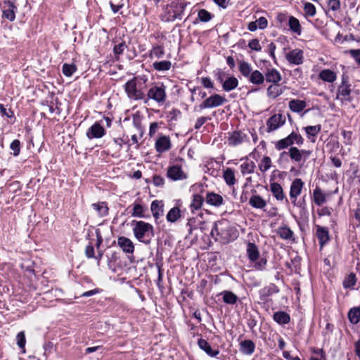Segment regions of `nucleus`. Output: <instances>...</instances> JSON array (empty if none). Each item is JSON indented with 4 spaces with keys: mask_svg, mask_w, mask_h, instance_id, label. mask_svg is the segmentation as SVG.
Returning a JSON list of instances; mask_svg holds the SVG:
<instances>
[{
    "mask_svg": "<svg viewBox=\"0 0 360 360\" xmlns=\"http://www.w3.org/2000/svg\"><path fill=\"white\" fill-rule=\"evenodd\" d=\"M219 295L222 297V300L225 303L229 304H236L238 300V297L236 294L229 290L222 291Z\"/></svg>",
    "mask_w": 360,
    "mask_h": 360,
    "instance_id": "obj_34",
    "label": "nucleus"
},
{
    "mask_svg": "<svg viewBox=\"0 0 360 360\" xmlns=\"http://www.w3.org/2000/svg\"><path fill=\"white\" fill-rule=\"evenodd\" d=\"M117 245L125 253L132 254L134 251L133 242L127 237L120 236L117 238Z\"/></svg>",
    "mask_w": 360,
    "mask_h": 360,
    "instance_id": "obj_16",
    "label": "nucleus"
},
{
    "mask_svg": "<svg viewBox=\"0 0 360 360\" xmlns=\"http://www.w3.org/2000/svg\"><path fill=\"white\" fill-rule=\"evenodd\" d=\"M346 53H349L360 65V49H349Z\"/></svg>",
    "mask_w": 360,
    "mask_h": 360,
    "instance_id": "obj_59",
    "label": "nucleus"
},
{
    "mask_svg": "<svg viewBox=\"0 0 360 360\" xmlns=\"http://www.w3.org/2000/svg\"><path fill=\"white\" fill-rule=\"evenodd\" d=\"M303 8L306 15L313 17L316 15V9L313 4L306 2L304 4Z\"/></svg>",
    "mask_w": 360,
    "mask_h": 360,
    "instance_id": "obj_49",
    "label": "nucleus"
},
{
    "mask_svg": "<svg viewBox=\"0 0 360 360\" xmlns=\"http://www.w3.org/2000/svg\"><path fill=\"white\" fill-rule=\"evenodd\" d=\"M271 167V159L269 156H264L260 164L259 165V169L262 172H266L269 170Z\"/></svg>",
    "mask_w": 360,
    "mask_h": 360,
    "instance_id": "obj_47",
    "label": "nucleus"
},
{
    "mask_svg": "<svg viewBox=\"0 0 360 360\" xmlns=\"http://www.w3.org/2000/svg\"><path fill=\"white\" fill-rule=\"evenodd\" d=\"M255 163L245 158V161L240 166V172L243 176L252 174L255 172Z\"/></svg>",
    "mask_w": 360,
    "mask_h": 360,
    "instance_id": "obj_30",
    "label": "nucleus"
},
{
    "mask_svg": "<svg viewBox=\"0 0 360 360\" xmlns=\"http://www.w3.org/2000/svg\"><path fill=\"white\" fill-rule=\"evenodd\" d=\"M17 339V344L18 347L23 349V352H25V335L24 331H21L18 333L16 336Z\"/></svg>",
    "mask_w": 360,
    "mask_h": 360,
    "instance_id": "obj_55",
    "label": "nucleus"
},
{
    "mask_svg": "<svg viewBox=\"0 0 360 360\" xmlns=\"http://www.w3.org/2000/svg\"><path fill=\"white\" fill-rule=\"evenodd\" d=\"M124 90L127 96L133 100H141L144 98V94L141 89H138L136 78L127 81L124 84Z\"/></svg>",
    "mask_w": 360,
    "mask_h": 360,
    "instance_id": "obj_8",
    "label": "nucleus"
},
{
    "mask_svg": "<svg viewBox=\"0 0 360 360\" xmlns=\"http://www.w3.org/2000/svg\"><path fill=\"white\" fill-rule=\"evenodd\" d=\"M283 93L281 88H279V85L278 84H272L270 85L267 89V95L269 97L272 98H276L278 96H280Z\"/></svg>",
    "mask_w": 360,
    "mask_h": 360,
    "instance_id": "obj_46",
    "label": "nucleus"
},
{
    "mask_svg": "<svg viewBox=\"0 0 360 360\" xmlns=\"http://www.w3.org/2000/svg\"><path fill=\"white\" fill-rule=\"evenodd\" d=\"M201 84L206 89H213L214 84L209 77H202Z\"/></svg>",
    "mask_w": 360,
    "mask_h": 360,
    "instance_id": "obj_64",
    "label": "nucleus"
},
{
    "mask_svg": "<svg viewBox=\"0 0 360 360\" xmlns=\"http://www.w3.org/2000/svg\"><path fill=\"white\" fill-rule=\"evenodd\" d=\"M316 237L321 248H323L329 240V232L327 228L318 225L316 226Z\"/></svg>",
    "mask_w": 360,
    "mask_h": 360,
    "instance_id": "obj_20",
    "label": "nucleus"
},
{
    "mask_svg": "<svg viewBox=\"0 0 360 360\" xmlns=\"http://www.w3.org/2000/svg\"><path fill=\"white\" fill-rule=\"evenodd\" d=\"M166 98V86L163 84L155 85L149 89L147 98L144 99V103H147L149 99H152L158 104H163Z\"/></svg>",
    "mask_w": 360,
    "mask_h": 360,
    "instance_id": "obj_6",
    "label": "nucleus"
},
{
    "mask_svg": "<svg viewBox=\"0 0 360 360\" xmlns=\"http://www.w3.org/2000/svg\"><path fill=\"white\" fill-rule=\"evenodd\" d=\"M198 18L201 22H207L210 21L213 15L205 9H200L198 11Z\"/></svg>",
    "mask_w": 360,
    "mask_h": 360,
    "instance_id": "obj_51",
    "label": "nucleus"
},
{
    "mask_svg": "<svg viewBox=\"0 0 360 360\" xmlns=\"http://www.w3.org/2000/svg\"><path fill=\"white\" fill-rule=\"evenodd\" d=\"M77 70V67L75 63H64L62 66V72L65 77H71Z\"/></svg>",
    "mask_w": 360,
    "mask_h": 360,
    "instance_id": "obj_44",
    "label": "nucleus"
},
{
    "mask_svg": "<svg viewBox=\"0 0 360 360\" xmlns=\"http://www.w3.org/2000/svg\"><path fill=\"white\" fill-rule=\"evenodd\" d=\"M91 206L93 209L97 212L99 217H103L108 214L109 209L106 202L93 203Z\"/></svg>",
    "mask_w": 360,
    "mask_h": 360,
    "instance_id": "obj_33",
    "label": "nucleus"
},
{
    "mask_svg": "<svg viewBox=\"0 0 360 360\" xmlns=\"http://www.w3.org/2000/svg\"><path fill=\"white\" fill-rule=\"evenodd\" d=\"M164 203L162 200H153L150 205V210L153 217L157 221L164 214Z\"/></svg>",
    "mask_w": 360,
    "mask_h": 360,
    "instance_id": "obj_19",
    "label": "nucleus"
},
{
    "mask_svg": "<svg viewBox=\"0 0 360 360\" xmlns=\"http://www.w3.org/2000/svg\"><path fill=\"white\" fill-rule=\"evenodd\" d=\"M246 252L249 260L254 264L253 267L256 270L262 271L265 269L267 259L266 257H260L259 249L255 243H248Z\"/></svg>",
    "mask_w": 360,
    "mask_h": 360,
    "instance_id": "obj_3",
    "label": "nucleus"
},
{
    "mask_svg": "<svg viewBox=\"0 0 360 360\" xmlns=\"http://www.w3.org/2000/svg\"><path fill=\"white\" fill-rule=\"evenodd\" d=\"M328 6L330 11H337L340 9V0H328Z\"/></svg>",
    "mask_w": 360,
    "mask_h": 360,
    "instance_id": "obj_57",
    "label": "nucleus"
},
{
    "mask_svg": "<svg viewBox=\"0 0 360 360\" xmlns=\"http://www.w3.org/2000/svg\"><path fill=\"white\" fill-rule=\"evenodd\" d=\"M313 200L314 203L321 206L326 202V199L325 195L322 193L320 188L316 187L313 191Z\"/></svg>",
    "mask_w": 360,
    "mask_h": 360,
    "instance_id": "obj_40",
    "label": "nucleus"
},
{
    "mask_svg": "<svg viewBox=\"0 0 360 360\" xmlns=\"http://www.w3.org/2000/svg\"><path fill=\"white\" fill-rule=\"evenodd\" d=\"M281 79V75L274 68L268 70L264 75V80L274 84H277Z\"/></svg>",
    "mask_w": 360,
    "mask_h": 360,
    "instance_id": "obj_22",
    "label": "nucleus"
},
{
    "mask_svg": "<svg viewBox=\"0 0 360 360\" xmlns=\"http://www.w3.org/2000/svg\"><path fill=\"white\" fill-rule=\"evenodd\" d=\"M153 182L155 186L160 187L164 185L165 179L161 176L155 174L153 176Z\"/></svg>",
    "mask_w": 360,
    "mask_h": 360,
    "instance_id": "obj_62",
    "label": "nucleus"
},
{
    "mask_svg": "<svg viewBox=\"0 0 360 360\" xmlns=\"http://www.w3.org/2000/svg\"><path fill=\"white\" fill-rule=\"evenodd\" d=\"M190 4V2L186 0H172L168 12L167 21H174L175 20H181L186 7Z\"/></svg>",
    "mask_w": 360,
    "mask_h": 360,
    "instance_id": "obj_5",
    "label": "nucleus"
},
{
    "mask_svg": "<svg viewBox=\"0 0 360 360\" xmlns=\"http://www.w3.org/2000/svg\"><path fill=\"white\" fill-rule=\"evenodd\" d=\"M10 148L13 151V155L18 156L20 152V141L18 139L13 140L10 144Z\"/></svg>",
    "mask_w": 360,
    "mask_h": 360,
    "instance_id": "obj_54",
    "label": "nucleus"
},
{
    "mask_svg": "<svg viewBox=\"0 0 360 360\" xmlns=\"http://www.w3.org/2000/svg\"><path fill=\"white\" fill-rule=\"evenodd\" d=\"M105 134V130L101 126L100 122H96L91 127H90L86 135L89 139H101Z\"/></svg>",
    "mask_w": 360,
    "mask_h": 360,
    "instance_id": "obj_12",
    "label": "nucleus"
},
{
    "mask_svg": "<svg viewBox=\"0 0 360 360\" xmlns=\"http://www.w3.org/2000/svg\"><path fill=\"white\" fill-rule=\"evenodd\" d=\"M356 282V276L354 274H349L343 282V286L345 288H352Z\"/></svg>",
    "mask_w": 360,
    "mask_h": 360,
    "instance_id": "obj_50",
    "label": "nucleus"
},
{
    "mask_svg": "<svg viewBox=\"0 0 360 360\" xmlns=\"http://www.w3.org/2000/svg\"><path fill=\"white\" fill-rule=\"evenodd\" d=\"M248 47L252 50L259 51L262 49L259 41L257 39H251L248 43Z\"/></svg>",
    "mask_w": 360,
    "mask_h": 360,
    "instance_id": "obj_58",
    "label": "nucleus"
},
{
    "mask_svg": "<svg viewBox=\"0 0 360 360\" xmlns=\"http://www.w3.org/2000/svg\"><path fill=\"white\" fill-rule=\"evenodd\" d=\"M167 176L174 181L184 180L187 178V175L182 170L181 166L174 165L167 168Z\"/></svg>",
    "mask_w": 360,
    "mask_h": 360,
    "instance_id": "obj_11",
    "label": "nucleus"
},
{
    "mask_svg": "<svg viewBox=\"0 0 360 360\" xmlns=\"http://www.w3.org/2000/svg\"><path fill=\"white\" fill-rule=\"evenodd\" d=\"M198 345L210 356L214 357L217 356L219 353V351L218 349H212L210 344L207 342V341L204 339H199L198 340Z\"/></svg>",
    "mask_w": 360,
    "mask_h": 360,
    "instance_id": "obj_23",
    "label": "nucleus"
},
{
    "mask_svg": "<svg viewBox=\"0 0 360 360\" xmlns=\"http://www.w3.org/2000/svg\"><path fill=\"white\" fill-rule=\"evenodd\" d=\"M215 240L227 244L235 240L238 237L237 229L227 219H221L214 223L210 233Z\"/></svg>",
    "mask_w": 360,
    "mask_h": 360,
    "instance_id": "obj_1",
    "label": "nucleus"
},
{
    "mask_svg": "<svg viewBox=\"0 0 360 360\" xmlns=\"http://www.w3.org/2000/svg\"><path fill=\"white\" fill-rule=\"evenodd\" d=\"M350 84H349L348 77L345 76H342L341 84L338 86V94L336 98L340 99L341 102L352 101L350 94H351V88Z\"/></svg>",
    "mask_w": 360,
    "mask_h": 360,
    "instance_id": "obj_9",
    "label": "nucleus"
},
{
    "mask_svg": "<svg viewBox=\"0 0 360 360\" xmlns=\"http://www.w3.org/2000/svg\"><path fill=\"white\" fill-rule=\"evenodd\" d=\"M249 82L253 84L259 85L264 82V75L259 70H254L248 78Z\"/></svg>",
    "mask_w": 360,
    "mask_h": 360,
    "instance_id": "obj_36",
    "label": "nucleus"
},
{
    "mask_svg": "<svg viewBox=\"0 0 360 360\" xmlns=\"http://www.w3.org/2000/svg\"><path fill=\"white\" fill-rule=\"evenodd\" d=\"M210 117H200L195 121L194 128L199 129L207 120H210Z\"/></svg>",
    "mask_w": 360,
    "mask_h": 360,
    "instance_id": "obj_61",
    "label": "nucleus"
},
{
    "mask_svg": "<svg viewBox=\"0 0 360 360\" xmlns=\"http://www.w3.org/2000/svg\"><path fill=\"white\" fill-rule=\"evenodd\" d=\"M289 154L288 151H283L280 153L279 157L277 160V164L282 169H286L287 165L289 163Z\"/></svg>",
    "mask_w": 360,
    "mask_h": 360,
    "instance_id": "obj_45",
    "label": "nucleus"
},
{
    "mask_svg": "<svg viewBox=\"0 0 360 360\" xmlns=\"http://www.w3.org/2000/svg\"><path fill=\"white\" fill-rule=\"evenodd\" d=\"M131 216L134 217H143V207L140 204H134Z\"/></svg>",
    "mask_w": 360,
    "mask_h": 360,
    "instance_id": "obj_53",
    "label": "nucleus"
},
{
    "mask_svg": "<svg viewBox=\"0 0 360 360\" xmlns=\"http://www.w3.org/2000/svg\"><path fill=\"white\" fill-rule=\"evenodd\" d=\"M238 70L241 75L246 78H248L252 72L251 65L244 60L238 62Z\"/></svg>",
    "mask_w": 360,
    "mask_h": 360,
    "instance_id": "obj_38",
    "label": "nucleus"
},
{
    "mask_svg": "<svg viewBox=\"0 0 360 360\" xmlns=\"http://www.w3.org/2000/svg\"><path fill=\"white\" fill-rule=\"evenodd\" d=\"M303 53L302 50L295 49L286 53L285 58L291 64L301 65L304 60Z\"/></svg>",
    "mask_w": 360,
    "mask_h": 360,
    "instance_id": "obj_14",
    "label": "nucleus"
},
{
    "mask_svg": "<svg viewBox=\"0 0 360 360\" xmlns=\"http://www.w3.org/2000/svg\"><path fill=\"white\" fill-rule=\"evenodd\" d=\"M224 179L229 186H233L236 183V177L234 171L231 168H226L223 174Z\"/></svg>",
    "mask_w": 360,
    "mask_h": 360,
    "instance_id": "obj_41",
    "label": "nucleus"
},
{
    "mask_svg": "<svg viewBox=\"0 0 360 360\" xmlns=\"http://www.w3.org/2000/svg\"><path fill=\"white\" fill-rule=\"evenodd\" d=\"M255 345L252 340H245L240 343V351L246 355H250L255 352Z\"/></svg>",
    "mask_w": 360,
    "mask_h": 360,
    "instance_id": "obj_27",
    "label": "nucleus"
},
{
    "mask_svg": "<svg viewBox=\"0 0 360 360\" xmlns=\"http://www.w3.org/2000/svg\"><path fill=\"white\" fill-rule=\"evenodd\" d=\"M226 99L224 96H222L217 94H214L206 98L205 100L198 106L194 107L195 111H200L206 108H213L218 106L222 105L226 102Z\"/></svg>",
    "mask_w": 360,
    "mask_h": 360,
    "instance_id": "obj_7",
    "label": "nucleus"
},
{
    "mask_svg": "<svg viewBox=\"0 0 360 360\" xmlns=\"http://www.w3.org/2000/svg\"><path fill=\"white\" fill-rule=\"evenodd\" d=\"M181 217V210L179 207H174L172 208L167 213L166 218L169 222L174 223Z\"/></svg>",
    "mask_w": 360,
    "mask_h": 360,
    "instance_id": "obj_43",
    "label": "nucleus"
},
{
    "mask_svg": "<svg viewBox=\"0 0 360 360\" xmlns=\"http://www.w3.org/2000/svg\"><path fill=\"white\" fill-rule=\"evenodd\" d=\"M249 204L254 208L263 209L266 205V202L259 195H253L249 200Z\"/></svg>",
    "mask_w": 360,
    "mask_h": 360,
    "instance_id": "obj_31",
    "label": "nucleus"
},
{
    "mask_svg": "<svg viewBox=\"0 0 360 360\" xmlns=\"http://www.w3.org/2000/svg\"><path fill=\"white\" fill-rule=\"evenodd\" d=\"M153 68L159 72L169 70L172 67V63L169 60L155 61L153 63Z\"/></svg>",
    "mask_w": 360,
    "mask_h": 360,
    "instance_id": "obj_42",
    "label": "nucleus"
},
{
    "mask_svg": "<svg viewBox=\"0 0 360 360\" xmlns=\"http://www.w3.org/2000/svg\"><path fill=\"white\" fill-rule=\"evenodd\" d=\"M131 226L134 235L139 242L146 245L151 243L152 238L154 237V229L150 224L143 221L133 220Z\"/></svg>",
    "mask_w": 360,
    "mask_h": 360,
    "instance_id": "obj_2",
    "label": "nucleus"
},
{
    "mask_svg": "<svg viewBox=\"0 0 360 360\" xmlns=\"http://www.w3.org/2000/svg\"><path fill=\"white\" fill-rule=\"evenodd\" d=\"M289 108L294 112H301L307 106L305 101L292 99L288 104Z\"/></svg>",
    "mask_w": 360,
    "mask_h": 360,
    "instance_id": "obj_24",
    "label": "nucleus"
},
{
    "mask_svg": "<svg viewBox=\"0 0 360 360\" xmlns=\"http://www.w3.org/2000/svg\"><path fill=\"white\" fill-rule=\"evenodd\" d=\"M228 134V144L231 146H237L248 139L247 135L241 131H233Z\"/></svg>",
    "mask_w": 360,
    "mask_h": 360,
    "instance_id": "obj_13",
    "label": "nucleus"
},
{
    "mask_svg": "<svg viewBox=\"0 0 360 360\" xmlns=\"http://www.w3.org/2000/svg\"><path fill=\"white\" fill-rule=\"evenodd\" d=\"M221 84L223 90L229 92L238 86V80L234 76H231L226 78Z\"/></svg>",
    "mask_w": 360,
    "mask_h": 360,
    "instance_id": "obj_25",
    "label": "nucleus"
},
{
    "mask_svg": "<svg viewBox=\"0 0 360 360\" xmlns=\"http://www.w3.org/2000/svg\"><path fill=\"white\" fill-rule=\"evenodd\" d=\"M155 148L157 152L162 153L171 148V141L169 136H162L155 142Z\"/></svg>",
    "mask_w": 360,
    "mask_h": 360,
    "instance_id": "obj_17",
    "label": "nucleus"
},
{
    "mask_svg": "<svg viewBox=\"0 0 360 360\" xmlns=\"http://www.w3.org/2000/svg\"><path fill=\"white\" fill-rule=\"evenodd\" d=\"M277 233L282 239L294 240V233L290 227L286 225L280 226L277 230Z\"/></svg>",
    "mask_w": 360,
    "mask_h": 360,
    "instance_id": "obj_32",
    "label": "nucleus"
},
{
    "mask_svg": "<svg viewBox=\"0 0 360 360\" xmlns=\"http://www.w3.org/2000/svg\"><path fill=\"white\" fill-rule=\"evenodd\" d=\"M285 123V117L281 113L274 114L271 115L266 121V131L268 133L272 132Z\"/></svg>",
    "mask_w": 360,
    "mask_h": 360,
    "instance_id": "obj_10",
    "label": "nucleus"
},
{
    "mask_svg": "<svg viewBox=\"0 0 360 360\" xmlns=\"http://www.w3.org/2000/svg\"><path fill=\"white\" fill-rule=\"evenodd\" d=\"M205 198L200 194H194L193 195V200L190 205L191 210L192 212H194L195 210H198L202 207V205L204 202Z\"/></svg>",
    "mask_w": 360,
    "mask_h": 360,
    "instance_id": "obj_37",
    "label": "nucleus"
},
{
    "mask_svg": "<svg viewBox=\"0 0 360 360\" xmlns=\"http://www.w3.org/2000/svg\"><path fill=\"white\" fill-rule=\"evenodd\" d=\"M5 8L3 11L2 18H6L11 22H13L15 18V11H17V7L10 0L4 1Z\"/></svg>",
    "mask_w": 360,
    "mask_h": 360,
    "instance_id": "obj_15",
    "label": "nucleus"
},
{
    "mask_svg": "<svg viewBox=\"0 0 360 360\" xmlns=\"http://www.w3.org/2000/svg\"><path fill=\"white\" fill-rule=\"evenodd\" d=\"M127 47L124 41H122L119 44H117L113 48V52L115 55H121L123 53L125 48Z\"/></svg>",
    "mask_w": 360,
    "mask_h": 360,
    "instance_id": "obj_60",
    "label": "nucleus"
},
{
    "mask_svg": "<svg viewBox=\"0 0 360 360\" xmlns=\"http://www.w3.org/2000/svg\"><path fill=\"white\" fill-rule=\"evenodd\" d=\"M304 138L300 133L292 131L286 137L278 140L275 143V148L277 150H281L288 147H293L292 146L295 144L300 146L304 143Z\"/></svg>",
    "mask_w": 360,
    "mask_h": 360,
    "instance_id": "obj_4",
    "label": "nucleus"
},
{
    "mask_svg": "<svg viewBox=\"0 0 360 360\" xmlns=\"http://www.w3.org/2000/svg\"><path fill=\"white\" fill-rule=\"evenodd\" d=\"M165 55V50L162 46L157 45L153 48L150 51V56H154L158 58H161Z\"/></svg>",
    "mask_w": 360,
    "mask_h": 360,
    "instance_id": "obj_52",
    "label": "nucleus"
},
{
    "mask_svg": "<svg viewBox=\"0 0 360 360\" xmlns=\"http://www.w3.org/2000/svg\"><path fill=\"white\" fill-rule=\"evenodd\" d=\"M288 25L290 30L294 33L300 35L302 32V27L300 21L297 18L294 16H290L288 20Z\"/></svg>",
    "mask_w": 360,
    "mask_h": 360,
    "instance_id": "obj_39",
    "label": "nucleus"
},
{
    "mask_svg": "<svg viewBox=\"0 0 360 360\" xmlns=\"http://www.w3.org/2000/svg\"><path fill=\"white\" fill-rule=\"evenodd\" d=\"M301 153V150L297 147H290L288 150V154H289L290 160L298 164L303 161Z\"/></svg>",
    "mask_w": 360,
    "mask_h": 360,
    "instance_id": "obj_35",
    "label": "nucleus"
},
{
    "mask_svg": "<svg viewBox=\"0 0 360 360\" xmlns=\"http://www.w3.org/2000/svg\"><path fill=\"white\" fill-rule=\"evenodd\" d=\"M271 192L272 193L274 197L277 200H283L285 198V195L283 193V188L278 183H271L270 184Z\"/></svg>",
    "mask_w": 360,
    "mask_h": 360,
    "instance_id": "obj_29",
    "label": "nucleus"
},
{
    "mask_svg": "<svg viewBox=\"0 0 360 360\" xmlns=\"http://www.w3.org/2000/svg\"><path fill=\"white\" fill-rule=\"evenodd\" d=\"M319 77L324 82L332 83L336 80L337 75L331 70L325 69L319 72Z\"/></svg>",
    "mask_w": 360,
    "mask_h": 360,
    "instance_id": "obj_28",
    "label": "nucleus"
},
{
    "mask_svg": "<svg viewBox=\"0 0 360 360\" xmlns=\"http://www.w3.org/2000/svg\"><path fill=\"white\" fill-rule=\"evenodd\" d=\"M321 124H317L315 126H307L304 127L305 132L309 138L310 136H316L321 131Z\"/></svg>",
    "mask_w": 360,
    "mask_h": 360,
    "instance_id": "obj_48",
    "label": "nucleus"
},
{
    "mask_svg": "<svg viewBox=\"0 0 360 360\" xmlns=\"http://www.w3.org/2000/svg\"><path fill=\"white\" fill-rule=\"evenodd\" d=\"M0 112L2 115H5L7 117H12L14 115L13 111L11 109L7 110L1 103H0Z\"/></svg>",
    "mask_w": 360,
    "mask_h": 360,
    "instance_id": "obj_63",
    "label": "nucleus"
},
{
    "mask_svg": "<svg viewBox=\"0 0 360 360\" xmlns=\"http://www.w3.org/2000/svg\"><path fill=\"white\" fill-rule=\"evenodd\" d=\"M214 75L216 79L221 84L224 82V78L226 75V72L219 68H217L214 71Z\"/></svg>",
    "mask_w": 360,
    "mask_h": 360,
    "instance_id": "obj_56",
    "label": "nucleus"
},
{
    "mask_svg": "<svg viewBox=\"0 0 360 360\" xmlns=\"http://www.w3.org/2000/svg\"><path fill=\"white\" fill-rule=\"evenodd\" d=\"M277 292H278V288L274 284H270L259 290L260 299L266 301L268 297Z\"/></svg>",
    "mask_w": 360,
    "mask_h": 360,
    "instance_id": "obj_26",
    "label": "nucleus"
},
{
    "mask_svg": "<svg viewBox=\"0 0 360 360\" xmlns=\"http://www.w3.org/2000/svg\"><path fill=\"white\" fill-rule=\"evenodd\" d=\"M206 202L212 206L219 207L224 202L223 197L214 192H207L205 197Z\"/></svg>",
    "mask_w": 360,
    "mask_h": 360,
    "instance_id": "obj_18",
    "label": "nucleus"
},
{
    "mask_svg": "<svg viewBox=\"0 0 360 360\" xmlns=\"http://www.w3.org/2000/svg\"><path fill=\"white\" fill-rule=\"evenodd\" d=\"M304 182L301 179H295L290 185V198H297L302 192Z\"/></svg>",
    "mask_w": 360,
    "mask_h": 360,
    "instance_id": "obj_21",
    "label": "nucleus"
}]
</instances>
